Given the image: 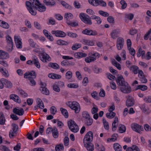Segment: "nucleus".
I'll use <instances>...</instances> for the list:
<instances>
[{
	"mask_svg": "<svg viewBox=\"0 0 151 151\" xmlns=\"http://www.w3.org/2000/svg\"><path fill=\"white\" fill-rule=\"evenodd\" d=\"M50 111L51 114L54 115L57 112V109L55 106H52L50 108Z\"/></svg>",
	"mask_w": 151,
	"mask_h": 151,
	"instance_id": "58",
	"label": "nucleus"
},
{
	"mask_svg": "<svg viewBox=\"0 0 151 151\" xmlns=\"http://www.w3.org/2000/svg\"><path fill=\"white\" fill-rule=\"evenodd\" d=\"M52 87L53 89L55 91L57 92H58L60 91V88L59 86L55 84Z\"/></svg>",
	"mask_w": 151,
	"mask_h": 151,
	"instance_id": "63",
	"label": "nucleus"
},
{
	"mask_svg": "<svg viewBox=\"0 0 151 151\" xmlns=\"http://www.w3.org/2000/svg\"><path fill=\"white\" fill-rule=\"evenodd\" d=\"M1 20L0 21V26L4 28L7 29L9 27V25L6 22L4 21H2L1 22Z\"/></svg>",
	"mask_w": 151,
	"mask_h": 151,
	"instance_id": "43",
	"label": "nucleus"
},
{
	"mask_svg": "<svg viewBox=\"0 0 151 151\" xmlns=\"http://www.w3.org/2000/svg\"><path fill=\"white\" fill-rule=\"evenodd\" d=\"M37 102L40 108L43 109L44 108V103L41 99L37 98Z\"/></svg>",
	"mask_w": 151,
	"mask_h": 151,
	"instance_id": "31",
	"label": "nucleus"
},
{
	"mask_svg": "<svg viewBox=\"0 0 151 151\" xmlns=\"http://www.w3.org/2000/svg\"><path fill=\"white\" fill-rule=\"evenodd\" d=\"M81 46V45L80 44L76 43L73 45L72 47V49L73 50H76L78 48H80Z\"/></svg>",
	"mask_w": 151,
	"mask_h": 151,
	"instance_id": "53",
	"label": "nucleus"
},
{
	"mask_svg": "<svg viewBox=\"0 0 151 151\" xmlns=\"http://www.w3.org/2000/svg\"><path fill=\"white\" fill-rule=\"evenodd\" d=\"M82 33L84 35L89 36H95L98 33L96 30L86 29L82 31Z\"/></svg>",
	"mask_w": 151,
	"mask_h": 151,
	"instance_id": "6",
	"label": "nucleus"
},
{
	"mask_svg": "<svg viewBox=\"0 0 151 151\" xmlns=\"http://www.w3.org/2000/svg\"><path fill=\"white\" fill-rule=\"evenodd\" d=\"M116 115L115 113L113 112H110L109 113H107L106 114V116L108 118L111 119L114 118Z\"/></svg>",
	"mask_w": 151,
	"mask_h": 151,
	"instance_id": "49",
	"label": "nucleus"
},
{
	"mask_svg": "<svg viewBox=\"0 0 151 151\" xmlns=\"http://www.w3.org/2000/svg\"><path fill=\"white\" fill-rule=\"evenodd\" d=\"M61 65L64 66H70V65H74V63L69 61L65 60L63 61L61 63Z\"/></svg>",
	"mask_w": 151,
	"mask_h": 151,
	"instance_id": "24",
	"label": "nucleus"
},
{
	"mask_svg": "<svg viewBox=\"0 0 151 151\" xmlns=\"http://www.w3.org/2000/svg\"><path fill=\"white\" fill-rule=\"evenodd\" d=\"M60 111L61 112L62 114L65 116V118H68V113L65 109L61 108Z\"/></svg>",
	"mask_w": 151,
	"mask_h": 151,
	"instance_id": "42",
	"label": "nucleus"
},
{
	"mask_svg": "<svg viewBox=\"0 0 151 151\" xmlns=\"http://www.w3.org/2000/svg\"><path fill=\"white\" fill-rule=\"evenodd\" d=\"M36 77V75L35 72L33 70L31 71L30 72H27L24 74V78H35Z\"/></svg>",
	"mask_w": 151,
	"mask_h": 151,
	"instance_id": "13",
	"label": "nucleus"
},
{
	"mask_svg": "<svg viewBox=\"0 0 151 151\" xmlns=\"http://www.w3.org/2000/svg\"><path fill=\"white\" fill-rule=\"evenodd\" d=\"M75 57L76 58H79L82 57H85L87 55L85 53H82L81 52H76L74 55Z\"/></svg>",
	"mask_w": 151,
	"mask_h": 151,
	"instance_id": "27",
	"label": "nucleus"
},
{
	"mask_svg": "<svg viewBox=\"0 0 151 151\" xmlns=\"http://www.w3.org/2000/svg\"><path fill=\"white\" fill-rule=\"evenodd\" d=\"M147 87L146 85H139L137 86V87L135 88V90L140 89L142 91H144L147 90Z\"/></svg>",
	"mask_w": 151,
	"mask_h": 151,
	"instance_id": "35",
	"label": "nucleus"
},
{
	"mask_svg": "<svg viewBox=\"0 0 151 151\" xmlns=\"http://www.w3.org/2000/svg\"><path fill=\"white\" fill-rule=\"evenodd\" d=\"M135 74H137L138 73L139 68L137 66L133 65L130 69Z\"/></svg>",
	"mask_w": 151,
	"mask_h": 151,
	"instance_id": "40",
	"label": "nucleus"
},
{
	"mask_svg": "<svg viewBox=\"0 0 151 151\" xmlns=\"http://www.w3.org/2000/svg\"><path fill=\"white\" fill-rule=\"evenodd\" d=\"M137 30L134 29H131L129 32V34L132 35H134L137 33Z\"/></svg>",
	"mask_w": 151,
	"mask_h": 151,
	"instance_id": "57",
	"label": "nucleus"
},
{
	"mask_svg": "<svg viewBox=\"0 0 151 151\" xmlns=\"http://www.w3.org/2000/svg\"><path fill=\"white\" fill-rule=\"evenodd\" d=\"M137 57H139L141 56L142 59H145L146 58L145 55V52L144 50H142L141 48H140L138 50L137 54Z\"/></svg>",
	"mask_w": 151,
	"mask_h": 151,
	"instance_id": "18",
	"label": "nucleus"
},
{
	"mask_svg": "<svg viewBox=\"0 0 151 151\" xmlns=\"http://www.w3.org/2000/svg\"><path fill=\"white\" fill-rule=\"evenodd\" d=\"M119 130L120 133H123L125 132L126 128L125 126L124 125L120 124L119 125Z\"/></svg>",
	"mask_w": 151,
	"mask_h": 151,
	"instance_id": "41",
	"label": "nucleus"
},
{
	"mask_svg": "<svg viewBox=\"0 0 151 151\" xmlns=\"http://www.w3.org/2000/svg\"><path fill=\"white\" fill-rule=\"evenodd\" d=\"M93 123V119L91 117L87 119H85V123L86 125L88 126H91Z\"/></svg>",
	"mask_w": 151,
	"mask_h": 151,
	"instance_id": "32",
	"label": "nucleus"
},
{
	"mask_svg": "<svg viewBox=\"0 0 151 151\" xmlns=\"http://www.w3.org/2000/svg\"><path fill=\"white\" fill-rule=\"evenodd\" d=\"M139 125L136 123L133 124L131 125V128L133 131L139 134H141L142 132L139 129Z\"/></svg>",
	"mask_w": 151,
	"mask_h": 151,
	"instance_id": "22",
	"label": "nucleus"
},
{
	"mask_svg": "<svg viewBox=\"0 0 151 151\" xmlns=\"http://www.w3.org/2000/svg\"><path fill=\"white\" fill-rule=\"evenodd\" d=\"M87 16L88 17H85L83 13H81L80 14V17L82 21L86 24L91 25L92 24V22L91 18L89 17L88 15H87Z\"/></svg>",
	"mask_w": 151,
	"mask_h": 151,
	"instance_id": "5",
	"label": "nucleus"
},
{
	"mask_svg": "<svg viewBox=\"0 0 151 151\" xmlns=\"http://www.w3.org/2000/svg\"><path fill=\"white\" fill-rule=\"evenodd\" d=\"M40 90L41 91L42 93L46 95H49L50 94V92L48 89L46 87L42 88L40 89Z\"/></svg>",
	"mask_w": 151,
	"mask_h": 151,
	"instance_id": "48",
	"label": "nucleus"
},
{
	"mask_svg": "<svg viewBox=\"0 0 151 151\" xmlns=\"http://www.w3.org/2000/svg\"><path fill=\"white\" fill-rule=\"evenodd\" d=\"M33 64H34L37 68H40V65L37 58H35L33 60Z\"/></svg>",
	"mask_w": 151,
	"mask_h": 151,
	"instance_id": "44",
	"label": "nucleus"
},
{
	"mask_svg": "<svg viewBox=\"0 0 151 151\" xmlns=\"http://www.w3.org/2000/svg\"><path fill=\"white\" fill-rule=\"evenodd\" d=\"M13 112L14 113L19 116L23 115L24 113V110L22 108L20 109L14 108L13 109Z\"/></svg>",
	"mask_w": 151,
	"mask_h": 151,
	"instance_id": "15",
	"label": "nucleus"
},
{
	"mask_svg": "<svg viewBox=\"0 0 151 151\" xmlns=\"http://www.w3.org/2000/svg\"><path fill=\"white\" fill-rule=\"evenodd\" d=\"M42 57H40L41 60L44 63H47L50 61L51 58L49 55L46 53H43L42 54Z\"/></svg>",
	"mask_w": 151,
	"mask_h": 151,
	"instance_id": "12",
	"label": "nucleus"
},
{
	"mask_svg": "<svg viewBox=\"0 0 151 151\" xmlns=\"http://www.w3.org/2000/svg\"><path fill=\"white\" fill-rule=\"evenodd\" d=\"M68 35L70 37L72 38H76L78 37V35L77 34L75 33H73L70 32H68Z\"/></svg>",
	"mask_w": 151,
	"mask_h": 151,
	"instance_id": "56",
	"label": "nucleus"
},
{
	"mask_svg": "<svg viewBox=\"0 0 151 151\" xmlns=\"http://www.w3.org/2000/svg\"><path fill=\"white\" fill-rule=\"evenodd\" d=\"M56 151H63L64 146L63 144H59L57 145L55 147Z\"/></svg>",
	"mask_w": 151,
	"mask_h": 151,
	"instance_id": "39",
	"label": "nucleus"
},
{
	"mask_svg": "<svg viewBox=\"0 0 151 151\" xmlns=\"http://www.w3.org/2000/svg\"><path fill=\"white\" fill-rule=\"evenodd\" d=\"M84 146L88 151H93L94 150V145L91 142L84 143Z\"/></svg>",
	"mask_w": 151,
	"mask_h": 151,
	"instance_id": "14",
	"label": "nucleus"
},
{
	"mask_svg": "<svg viewBox=\"0 0 151 151\" xmlns=\"http://www.w3.org/2000/svg\"><path fill=\"white\" fill-rule=\"evenodd\" d=\"M68 124L69 129L73 132L76 133L78 131L79 127L73 120L69 121Z\"/></svg>",
	"mask_w": 151,
	"mask_h": 151,
	"instance_id": "3",
	"label": "nucleus"
},
{
	"mask_svg": "<svg viewBox=\"0 0 151 151\" xmlns=\"http://www.w3.org/2000/svg\"><path fill=\"white\" fill-rule=\"evenodd\" d=\"M10 98L11 99H13L15 102L20 103L21 102L20 99L17 95L14 94H12L10 96Z\"/></svg>",
	"mask_w": 151,
	"mask_h": 151,
	"instance_id": "19",
	"label": "nucleus"
},
{
	"mask_svg": "<svg viewBox=\"0 0 151 151\" xmlns=\"http://www.w3.org/2000/svg\"><path fill=\"white\" fill-rule=\"evenodd\" d=\"M30 45L33 48H38V45H37L34 42L33 40L32 39H29V40Z\"/></svg>",
	"mask_w": 151,
	"mask_h": 151,
	"instance_id": "47",
	"label": "nucleus"
},
{
	"mask_svg": "<svg viewBox=\"0 0 151 151\" xmlns=\"http://www.w3.org/2000/svg\"><path fill=\"white\" fill-rule=\"evenodd\" d=\"M134 102L133 98L129 95L126 102V105L128 107H132L134 105Z\"/></svg>",
	"mask_w": 151,
	"mask_h": 151,
	"instance_id": "10",
	"label": "nucleus"
},
{
	"mask_svg": "<svg viewBox=\"0 0 151 151\" xmlns=\"http://www.w3.org/2000/svg\"><path fill=\"white\" fill-rule=\"evenodd\" d=\"M51 33L58 37H64L66 36L65 32L60 30H52L51 31Z\"/></svg>",
	"mask_w": 151,
	"mask_h": 151,
	"instance_id": "9",
	"label": "nucleus"
},
{
	"mask_svg": "<svg viewBox=\"0 0 151 151\" xmlns=\"http://www.w3.org/2000/svg\"><path fill=\"white\" fill-rule=\"evenodd\" d=\"M83 117L85 118V119H87L91 117L88 114V112L84 111L82 114Z\"/></svg>",
	"mask_w": 151,
	"mask_h": 151,
	"instance_id": "62",
	"label": "nucleus"
},
{
	"mask_svg": "<svg viewBox=\"0 0 151 151\" xmlns=\"http://www.w3.org/2000/svg\"><path fill=\"white\" fill-rule=\"evenodd\" d=\"M12 129L17 132L19 129L18 126L15 123H12Z\"/></svg>",
	"mask_w": 151,
	"mask_h": 151,
	"instance_id": "60",
	"label": "nucleus"
},
{
	"mask_svg": "<svg viewBox=\"0 0 151 151\" xmlns=\"http://www.w3.org/2000/svg\"><path fill=\"white\" fill-rule=\"evenodd\" d=\"M48 77L50 78L53 79H60L61 78V76L60 75L56 73H52L49 74Z\"/></svg>",
	"mask_w": 151,
	"mask_h": 151,
	"instance_id": "23",
	"label": "nucleus"
},
{
	"mask_svg": "<svg viewBox=\"0 0 151 151\" xmlns=\"http://www.w3.org/2000/svg\"><path fill=\"white\" fill-rule=\"evenodd\" d=\"M68 86L69 88H78L79 86L78 84H76L73 83H70L68 85Z\"/></svg>",
	"mask_w": 151,
	"mask_h": 151,
	"instance_id": "59",
	"label": "nucleus"
},
{
	"mask_svg": "<svg viewBox=\"0 0 151 151\" xmlns=\"http://www.w3.org/2000/svg\"><path fill=\"white\" fill-rule=\"evenodd\" d=\"M1 81L4 83L7 88H11L12 86V84L11 82L5 78H2L1 79Z\"/></svg>",
	"mask_w": 151,
	"mask_h": 151,
	"instance_id": "20",
	"label": "nucleus"
},
{
	"mask_svg": "<svg viewBox=\"0 0 151 151\" xmlns=\"http://www.w3.org/2000/svg\"><path fill=\"white\" fill-rule=\"evenodd\" d=\"M114 148L116 151H122V146L118 143L114 144Z\"/></svg>",
	"mask_w": 151,
	"mask_h": 151,
	"instance_id": "34",
	"label": "nucleus"
},
{
	"mask_svg": "<svg viewBox=\"0 0 151 151\" xmlns=\"http://www.w3.org/2000/svg\"><path fill=\"white\" fill-rule=\"evenodd\" d=\"M118 118L116 117H115V119L112 124V130L113 131H115L118 125Z\"/></svg>",
	"mask_w": 151,
	"mask_h": 151,
	"instance_id": "26",
	"label": "nucleus"
},
{
	"mask_svg": "<svg viewBox=\"0 0 151 151\" xmlns=\"http://www.w3.org/2000/svg\"><path fill=\"white\" fill-rule=\"evenodd\" d=\"M6 119L3 112H0V124L4 125L5 124Z\"/></svg>",
	"mask_w": 151,
	"mask_h": 151,
	"instance_id": "29",
	"label": "nucleus"
},
{
	"mask_svg": "<svg viewBox=\"0 0 151 151\" xmlns=\"http://www.w3.org/2000/svg\"><path fill=\"white\" fill-rule=\"evenodd\" d=\"M120 3L122 5L121 7L122 9H124L126 8L127 6V4L125 1L122 0L120 1Z\"/></svg>",
	"mask_w": 151,
	"mask_h": 151,
	"instance_id": "61",
	"label": "nucleus"
},
{
	"mask_svg": "<svg viewBox=\"0 0 151 151\" xmlns=\"http://www.w3.org/2000/svg\"><path fill=\"white\" fill-rule=\"evenodd\" d=\"M116 82L119 86H120V91L124 93H129L131 91V88L129 84L125 82L122 76H119L116 80Z\"/></svg>",
	"mask_w": 151,
	"mask_h": 151,
	"instance_id": "1",
	"label": "nucleus"
},
{
	"mask_svg": "<svg viewBox=\"0 0 151 151\" xmlns=\"http://www.w3.org/2000/svg\"><path fill=\"white\" fill-rule=\"evenodd\" d=\"M73 16L71 13H68L65 15V18L67 20V23L68 21L70 22V19H73Z\"/></svg>",
	"mask_w": 151,
	"mask_h": 151,
	"instance_id": "38",
	"label": "nucleus"
},
{
	"mask_svg": "<svg viewBox=\"0 0 151 151\" xmlns=\"http://www.w3.org/2000/svg\"><path fill=\"white\" fill-rule=\"evenodd\" d=\"M0 150L3 151H11L8 147L4 145H1L0 146Z\"/></svg>",
	"mask_w": 151,
	"mask_h": 151,
	"instance_id": "64",
	"label": "nucleus"
},
{
	"mask_svg": "<svg viewBox=\"0 0 151 151\" xmlns=\"http://www.w3.org/2000/svg\"><path fill=\"white\" fill-rule=\"evenodd\" d=\"M119 31L116 29L112 30L111 33V37L114 39H116L118 36Z\"/></svg>",
	"mask_w": 151,
	"mask_h": 151,
	"instance_id": "21",
	"label": "nucleus"
},
{
	"mask_svg": "<svg viewBox=\"0 0 151 151\" xmlns=\"http://www.w3.org/2000/svg\"><path fill=\"white\" fill-rule=\"evenodd\" d=\"M30 2L27 1L26 2V5L27 7H33L34 9H37V6L41 5L38 0H30Z\"/></svg>",
	"mask_w": 151,
	"mask_h": 151,
	"instance_id": "4",
	"label": "nucleus"
},
{
	"mask_svg": "<svg viewBox=\"0 0 151 151\" xmlns=\"http://www.w3.org/2000/svg\"><path fill=\"white\" fill-rule=\"evenodd\" d=\"M58 132L56 128L55 127L53 128V131L52 132V135L53 137L55 138H57L58 137Z\"/></svg>",
	"mask_w": 151,
	"mask_h": 151,
	"instance_id": "51",
	"label": "nucleus"
},
{
	"mask_svg": "<svg viewBox=\"0 0 151 151\" xmlns=\"http://www.w3.org/2000/svg\"><path fill=\"white\" fill-rule=\"evenodd\" d=\"M61 4L66 9L70 10L72 9V7L70 5H69L64 1H61Z\"/></svg>",
	"mask_w": 151,
	"mask_h": 151,
	"instance_id": "45",
	"label": "nucleus"
},
{
	"mask_svg": "<svg viewBox=\"0 0 151 151\" xmlns=\"http://www.w3.org/2000/svg\"><path fill=\"white\" fill-rule=\"evenodd\" d=\"M0 64L3 65L5 67H7L9 65L7 62L3 59L0 58Z\"/></svg>",
	"mask_w": 151,
	"mask_h": 151,
	"instance_id": "54",
	"label": "nucleus"
},
{
	"mask_svg": "<svg viewBox=\"0 0 151 151\" xmlns=\"http://www.w3.org/2000/svg\"><path fill=\"white\" fill-rule=\"evenodd\" d=\"M9 54L2 50H0V58L3 59L8 58L9 57Z\"/></svg>",
	"mask_w": 151,
	"mask_h": 151,
	"instance_id": "17",
	"label": "nucleus"
},
{
	"mask_svg": "<svg viewBox=\"0 0 151 151\" xmlns=\"http://www.w3.org/2000/svg\"><path fill=\"white\" fill-rule=\"evenodd\" d=\"M43 2L46 6H52L56 4V2L54 0H44Z\"/></svg>",
	"mask_w": 151,
	"mask_h": 151,
	"instance_id": "16",
	"label": "nucleus"
},
{
	"mask_svg": "<svg viewBox=\"0 0 151 151\" xmlns=\"http://www.w3.org/2000/svg\"><path fill=\"white\" fill-rule=\"evenodd\" d=\"M96 6L100 5L102 6L105 7L106 6V3L103 0H96Z\"/></svg>",
	"mask_w": 151,
	"mask_h": 151,
	"instance_id": "37",
	"label": "nucleus"
},
{
	"mask_svg": "<svg viewBox=\"0 0 151 151\" xmlns=\"http://www.w3.org/2000/svg\"><path fill=\"white\" fill-rule=\"evenodd\" d=\"M49 66L55 69H59L60 68L59 65L55 63H50L49 64Z\"/></svg>",
	"mask_w": 151,
	"mask_h": 151,
	"instance_id": "36",
	"label": "nucleus"
},
{
	"mask_svg": "<svg viewBox=\"0 0 151 151\" xmlns=\"http://www.w3.org/2000/svg\"><path fill=\"white\" fill-rule=\"evenodd\" d=\"M93 139V133L91 131H89L86 134L83 139V143L91 142Z\"/></svg>",
	"mask_w": 151,
	"mask_h": 151,
	"instance_id": "7",
	"label": "nucleus"
},
{
	"mask_svg": "<svg viewBox=\"0 0 151 151\" xmlns=\"http://www.w3.org/2000/svg\"><path fill=\"white\" fill-rule=\"evenodd\" d=\"M0 72L6 77H8L9 76L8 71L6 68L0 67Z\"/></svg>",
	"mask_w": 151,
	"mask_h": 151,
	"instance_id": "28",
	"label": "nucleus"
},
{
	"mask_svg": "<svg viewBox=\"0 0 151 151\" xmlns=\"http://www.w3.org/2000/svg\"><path fill=\"white\" fill-rule=\"evenodd\" d=\"M83 42L84 45L90 46H93L94 45V43L93 41L85 39L83 40Z\"/></svg>",
	"mask_w": 151,
	"mask_h": 151,
	"instance_id": "30",
	"label": "nucleus"
},
{
	"mask_svg": "<svg viewBox=\"0 0 151 151\" xmlns=\"http://www.w3.org/2000/svg\"><path fill=\"white\" fill-rule=\"evenodd\" d=\"M140 108L144 113H145L147 114H149L150 113L149 109L145 104H144L142 105Z\"/></svg>",
	"mask_w": 151,
	"mask_h": 151,
	"instance_id": "25",
	"label": "nucleus"
},
{
	"mask_svg": "<svg viewBox=\"0 0 151 151\" xmlns=\"http://www.w3.org/2000/svg\"><path fill=\"white\" fill-rule=\"evenodd\" d=\"M46 7L45 6H42V4L39 5L37 7V9L40 12H43L45 11Z\"/></svg>",
	"mask_w": 151,
	"mask_h": 151,
	"instance_id": "50",
	"label": "nucleus"
},
{
	"mask_svg": "<svg viewBox=\"0 0 151 151\" xmlns=\"http://www.w3.org/2000/svg\"><path fill=\"white\" fill-rule=\"evenodd\" d=\"M14 38L17 48L18 49L22 48V42L20 37L19 36H15Z\"/></svg>",
	"mask_w": 151,
	"mask_h": 151,
	"instance_id": "11",
	"label": "nucleus"
},
{
	"mask_svg": "<svg viewBox=\"0 0 151 151\" xmlns=\"http://www.w3.org/2000/svg\"><path fill=\"white\" fill-rule=\"evenodd\" d=\"M124 43V40L122 37H119L116 41V47L117 49L119 50H121L123 47Z\"/></svg>",
	"mask_w": 151,
	"mask_h": 151,
	"instance_id": "8",
	"label": "nucleus"
},
{
	"mask_svg": "<svg viewBox=\"0 0 151 151\" xmlns=\"http://www.w3.org/2000/svg\"><path fill=\"white\" fill-rule=\"evenodd\" d=\"M99 13L101 16L104 17H107L109 16V14L108 12L102 10L99 11Z\"/></svg>",
	"mask_w": 151,
	"mask_h": 151,
	"instance_id": "55",
	"label": "nucleus"
},
{
	"mask_svg": "<svg viewBox=\"0 0 151 151\" xmlns=\"http://www.w3.org/2000/svg\"><path fill=\"white\" fill-rule=\"evenodd\" d=\"M57 43L59 45H67L68 44L67 42L61 40H58L57 41Z\"/></svg>",
	"mask_w": 151,
	"mask_h": 151,
	"instance_id": "46",
	"label": "nucleus"
},
{
	"mask_svg": "<svg viewBox=\"0 0 151 151\" xmlns=\"http://www.w3.org/2000/svg\"><path fill=\"white\" fill-rule=\"evenodd\" d=\"M66 105L70 107L72 109L75 110L76 113H78L81 109L79 104L75 101H69L66 103Z\"/></svg>",
	"mask_w": 151,
	"mask_h": 151,
	"instance_id": "2",
	"label": "nucleus"
},
{
	"mask_svg": "<svg viewBox=\"0 0 151 151\" xmlns=\"http://www.w3.org/2000/svg\"><path fill=\"white\" fill-rule=\"evenodd\" d=\"M28 9L29 10V12L33 15H35L36 14L37 12L35 10V9H34L33 7H27Z\"/></svg>",
	"mask_w": 151,
	"mask_h": 151,
	"instance_id": "52",
	"label": "nucleus"
},
{
	"mask_svg": "<svg viewBox=\"0 0 151 151\" xmlns=\"http://www.w3.org/2000/svg\"><path fill=\"white\" fill-rule=\"evenodd\" d=\"M100 56V55L99 54L98 52H96L93 54H91L89 57H90V58L91 59H94V61L96 60L97 58H99Z\"/></svg>",
	"mask_w": 151,
	"mask_h": 151,
	"instance_id": "33",
	"label": "nucleus"
}]
</instances>
